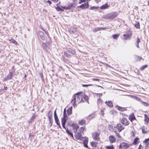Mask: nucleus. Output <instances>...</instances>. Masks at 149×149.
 Here are the masks:
<instances>
[{"label":"nucleus","mask_w":149,"mask_h":149,"mask_svg":"<svg viewBox=\"0 0 149 149\" xmlns=\"http://www.w3.org/2000/svg\"><path fill=\"white\" fill-rule=\"evenodd\" d=\"M130 145L125 143H123L119 145V148L121 149H127L129 147Z\"/></svg>","instance_id":"obj_4"},{"label":"nucleus","mask_w":149,"mask_h":149,"mask_svg":"<svg viewBox=\"0 0 149 149\" xmlns=\"http://www.w3.org/2000/svg\"><path fill=\"white\" fill-rule=\"evenodd\" d=\"M66 132L68 135H70L71 137H72L73 138H74L72 133L70 132L68 130H66Z\"/></svg>","instance_id":"obj_24"},{"label":"nucleus","mask_w":149,"mask_h":149,"mask_svg":"<svg viewBox=\"0 0 149 149\" xmlns=\"http://www.w3.org/2000/svg\"><path fill=\"white\" fill-rule=\"evenodd\" d=\"M134 26L136 28L138 29L140 28V25L139 22H137L135 24Z\"/></svg>","instance_id":"obj_37"},{"label":"nucleus","mask_w":149,"mask_h":149,"mask_svg":"<svg viewBox=\"0 0 149 149\" xmlns=\"http://www.w3.org/2000/svg\"><path fill=\"white\" fill-rule=\"evenodd\" d=\"M89 7V4L88 3L82 4L81 6L78 7L82 9H85L88 8Z\"/></svg>","instance_id":"obj_12"},{"label":"nucleus","mask_w":149,"mask_h":149,"mask_svg":"<svg viewBox=\"0 0 149 149\" xmlns=\"http://www.w3.org/2000/svg\"><path fill=\"white\" fill-rule=\"evenodd\" d=\"M117 109L119 111H123L125 110V108L120 107L119 106H118Z\"/></svg>","instance_id":"obj_29"},{"label":"nucleus","mask_w":149,"mask_h":149,"mask_svg":"<svg viewBox=\"0 0 149 149\" xmlns=\"http://www.w3.org/2000/svg\"><path fill=\"white\" fill-rule=\"evenodd\" d=\"M115 133L116 135V136L120 139L121 138V136H120V134L117 132L116 131L115 132Z\"/></svg>","instance_id":"obj_47"},{"label":"nucleus","mask_w":149,"mask_h":149,"mask_svg":"<svg viewBox=\"0 0 149 149\" xmlns=\"http://www.w3.org/2000/svg\"><path fill=\"white\" fill-rule=\"evenodd\" d=\"M13 73L12 72H9V73L8 74L7 76L5 77L3 79L4 81H6L8 80L11 79L12 77Z\"/></svg>","instance_id":"obj_10"},{"label":"nucleus","mask_w":149,"mask_h":149,"mask_svg":"<svg viewBox=\"0 0 149 149\" xmlns=\"http://www.w3.org/2000/svg\"><path fill=\"white\" fill-rule=\"evenodd\" d=\"M136 58H137V60L140 61V60L142 58V57L139 56H136Z\"/></svg>","instance_id":"obj_52"},{"label":"nucleus","mask_w":149,"mask_h":149,"mask_svg":"<svg viewBox=\"0 0 149 149\" xmlns=\"http://www.w3.org/2000/svg\"><path fill=\"white\" fill-rule=\"evenodd\" d=\"M100 133L96 132L92 133V136L93 139L97 141H99L100 139Z\"/></svg>","instance_id":"obj_3"},{"label":"nucleus","mask_w":149,"mask_h":149,"mask_svg":"<svg viewBox=\"0 0 149 149\" xmlns=\"http://www.w3.org/2000/svg\"><path fill=\"white\" fill-rule=\"evenodd\" d=\"M102 102V100L100 98H99L98 99V100H97V102H98L99 103H100V102Z\"/></svg>","instance_id":"obj_54"},{"label":"nucleus","mask_w":149,"mask_h":149,"mask_svg":"<svg viewBox=\"0 0 149 149\" xmlns=\"http://www.w3.org/2000/svg\"><path fill=\"white\" fill-rule=\"evenodd\" d=\"M144 116L145 117V120H149V118L148 116L146 114H144Z\"/></svg>","instance_id":"obj_48"},{"label":"nucleus","mask_w":149,"mask_h":149,"mask_svg":"<svg viewBox=\"0 0 149 149\" xmlns=\"http://www.w3.org/2000/svg\"><path fill=\"white\" fill-rule=\"evenodd\" d=\"M98 31H100L99 27L95 28L93 30V32H96Z\"/></svg>","instance_id":"obj_40"},{"label":"nucleus","mask_w":149,"mask_h":149,"mask_svg":"<svg viewBox=\"0 0 149 149\" xmlns=\"http://www.w3.org/2000/svg\"><path fill=\"white\" fill-rule=\"evenodd\" d=\"M84 94L82 92H79L77 93L76 94L73 95V99L72 100L71 103L74 107L76 106L77 104L76 101V98H77V101L79 104L82 102H84L83 97Z\"/></svg>","instance_id":"obj_1"},{"label":"nucleus","mask_w":149,"mask_h":149,"mask_svg":"<svg viewBox=\"0 0 149 149\" xmlns=\"http://www.w3.org/2000/svg\"><path fill=\"white\" fill-rule=\"evenodd\" d=\"M142 132L143 133L146 134L147 133L148 131L146 130L144 127H143L142 128Z\"/></svg>","instance_id":"obj_32"},{"label":"nucleus","mask_w":149,"mask_h":149,"mask_svg":"<svg viewBox=\"0 0 149 149\" xmlns=\"http://www.w3.org/2000/svg\"><path fill=\"white\" fill-rule=\"evenodd\" d=\"M82 86L84 87H87L88 86H92V84H82Z\"/></svg>","instance_id":"obj_51"},{"label":"nucleus","mask_w":149,"mask_h":149,"mask_svg":"<svg viewBox=\"0 0 149 149\" xmlns=\"http://www.w3.org/2000/svg\"><path fill=\"white\" fill-rule=\"evenodd\" d=\"M109 7L107 3L103 5L100 7V9L102 10H103Z\"/></svg>","instance_id":"obj_22"},{"label":"nucleus","mask_w":149,"mask_h":149,"mask_svg":"<svg viewBox=\"0 0 149 149\" xmlns=\"http://www.w3.org/2000/svg\"><path fill=\"white\" fill-rule=\"evenodd\" d=\"M79 124L81 125H83L85 124L86 121L84 120H82L79 122Z\"/></svg>","instance_id":"obj_25"},{"label":"nucleus","mask_w":149,"mask_h":149,"mask_svg":"<svg viewBox=\"0 0 149 149\" xmlns=\"http://www.w3.org/2000/svg\"><path fill=\"white\" fill-rule=\"evenodd\" d=\"M70 8L69 6L66 7L65 6L63 7H61V8H60L59 7H57L56 8V9L58 11H63L64 10V9H68Z\"/></svg>","instance_id":"obj_8"},{"label":"nucleus","mask_w":149,"mask_h":149,"mask_svg":"<svg viewBox=\"0 0 149 149\" xmlns=\"http://www.w3.org/2000/svg\"><path fill=\"white\" fill-rule=\"evenodd\" d=\"M132 34L131 33H127L124 34L123 35L124 39L126 40L128 38H130L132 36Z\"/></svg>","instance_id":"obj_14"},{"label":"nucleus","mask_w":149,"mask_h":149,"mask_svg":"<svg viewBox=\"0 0 149 149\" xmlns=\"http://www.w3.org/2000/svg\"><path fill=\"white\" fill-rule=\"evenodd\" d=\"M140 42H141V40H140V38H139L138 37L137 38V41H136V42L135 43V45L137 48H139V43Z\"/></svg>","instance_id":"obj_16"},{"label":"nucleus","mask_w":149,"mask_h":149,"mask_svg":"<svg viewBox=\"0 0 149 149\" xmlns=\"http://www.w3.org/2000/svg\"><path fill=\"white\" fill-rule=\"evenodd\" d=\"M148 66L147 65H142L141 66L140 68V69L141 70H144V69L146 68Z\"/></svg>","instance_id":"obj_41"},{"label":"nucleus","mask_w":149,"mask_h":149,"mask_svg":"<svg viewBox=\"0 0 149 149\" xmlns=\"http://www.w3.org/2000/svg\"><path fill=\"white\" fill-rule=\"evenodd\" d=\"M47 2L50 5L51 4V1H49V0H48L47 1Z\"/></svg>","instance_id":"obj_62"},{"label":"nucleus","mask_w":149,"mask_h":149,"mask_svg":"<svg viewBox=\"0 0 149 149\" xmlns=\"http://www.w3.org/2000/svg\"><path fill=\"white\" fill-rule=\"evenodd\" d=\"M41 46L45 51L47 52V50L49 48L46 44L44 43H42L41 44Z\"/></svg>","instance_id":"obj_13"},{"label":"nucleus","mask_w":149,"mask_h":149,"mask_svg":"<svg viewBox=\"0 0 149 149\" xmlns=\"http://www.w3.org/2000/svg\"><path fill=\"white\" fill-rule=\"evenodd\" d=\"M65 123H62V126L63 128L65 129H66V128L65 127Z\"/></svg>","instance_id":"obj_59"},{"label":"nucleus","mask_w":149,"mask_h":149,"mask_svg":"<svg viewBox=\"0 0 149 149\" xmlns=\"http://www.w3.org/2000/svg\"><path fill=\"white\" fill-rule=\"evenodd\" d=\"M95 115L94 114H91L90 115H89L88 117L90 118H93L95 117Z\"/></svg>","instance_id":"obj_45"},{"label":"nucleus","mask_w":149,"mask_h":149,"mask_svg":"<svg viewBox=\"0 0 149 149\" xmlns=\"http://www.w3.org/2000/svg\"><path fill=\"white\" fill-rule=\"evenodd\" d=\"M141 102V104L144 106L147 107L149 105L148 103L147 102Z\"/></svg>","instance_id":"obj_30"},{"label":"nucleus","mask_w":149,"mask_h":149,"mask_svg":"<svg viewBox=\"0 0 149 149\" xmlns=\"http://www.w3.org/2000/svg\"><path fill=\"white\" fill-rule=\"evenodd\" d=\"M83 99L84 100H85V101H87L88 100V98L87 96H86L84 95V96Z\"/></svg>","instance_id":"obj_44"},{"label":"nucleus","mask_w":149,"mask_h":149,"mask_svg":"<svg viewBox=\"0 0 149 149\" xmlns=\"http://www.w3.org/2000/svg\"><path fill=\"white\" fill-rule=\"evenodd\" d=\"M85 0H80V2L79 3H81L85 2Z\"/></svg>","instance_id":"obj_57"},{"label":"nucleus","mask_w":149,"mask_h":149,"mask_svg":"<svg viewBox=\"0 0 149 149\" xmlns=\"http://www.w3.org/2000/svg\"><path fill=\"white\" fill-rule=\"evenodd\" d=\"M121 122L125 126L128 125L130 123L127 119L124 117L123 118H122Z\"/></svg>","instance_id":"obj_7"},{"label":"nucleus","mask_w":149,"mask_h":149,"mask_svg":"<svg viewBox=\"0 0 149 149\" xmlns=\"http://www.w3.org/2000/svg\"><path fill=\"white\" fill-rule=\"evenodd\" d=\"M95 1L97 3H98L101 1V0H95Z\"/></svg>","instance_id":"obj_60"},{"label":"nucleus","mask_w":149,"mask_h":149,"mask_svg":"<svg viewBox=\"0 0 149 149\" xmlns=\"http://www.w3.org/2000/svg\"><path fill=\"white\" fill-rule=\"evenodd\" d=\"M129 119L131 122H132V120L134 119H136L133 113L130 115Z\"/></svg>","instance_id":"obj_19"},{"label":"nucleus","mask_w":149,"mask_h":149,"mask_svg":"<svg viewBox=\"0 0 149 149\" xmlns=\"http://www.w3.org/2000/svg\"><path fill=\"white\" fill-rule=\"evenodd\" d=\"M144 142L145 143H146V145H149V139H146Z\"/></svg>","instance_id":"obj_42"},{"label":"nucleus","mask_w":149,"mask_h":149,"mask_svg":"<svg viewBox=\"0 0 149 149\" xmlns=\"http://www.w3.org/2000/svg\"><path fill=\"white\" fill-rule=\"evenodd\" d=\"M130 96H131V97H133L134 99H135V100L138 101H139L140 100V98L137 97H136V96H134L133 97V95H130Z\"/></svg>","instance_id":"obj_33"},{"label":"nucleus","mask_w":149,"mask_h":149,"mask_svg":"<svg viewBox=\"0 0 149 149\" xmlns=\"http://www.w3.org/2000/svg\"><path fill=\"white\" fill-rule=\"evenodd\" d=\"M98 7L96 6H93L90 8V9L92 10H96L97 9Z\"/></svg>","instance_id":"obj_46"},{"label":"nucleus","mask_w":149,"mask_h":149,"mask_svg":"<svg viewBox=\"0 0 149 149\" xmlns=\"http://www.w3.org/2000/svg\"><path fill=\"white\" fill-rule=\"evenodd\" d=\"M118 13L116 12H113L107 14L104 16L103 17L106 19H111L116 17Z\"/></svg>","instance_id":"obj_2"},{"label":"nucleus","mask_w":149,"mask_h":149,"mask_svg":"<svg viewBox=\"0 0 149 149\" xmlns=\"http://www.w3.org/2000/svg\"><path fill=\"white\" fill-rule=\"evenodd\" d=\"M49 122L50 123L51 125H52V120H49Z\"/></svg>","instance_id":"obj_61"},{"label":"nucleus","mask_w":149,"mask_h":149,"mask_svg":"<svg viewBox=\"0 0 149 149\" xmlns=\"http://www.w3.org/2000/svg\"><path fill=\"white\" fill-rule=\"evenodd\" d=\"M88 138L87 137H84V139L82 140L83 141V143L84 146L86 148L88 147V146L87 145L88 143Z\"/></svg>","instance_id":"obj_11"},{"label":"nucleus","mask_w":149,"mask_h":149,"mask_svg":"<svg viewBox=\"0 0 149 149\" xmlns=\"http://www.w3.org/2000/svg\"><path fill=\"white\" fill-rule=\"evenodd\" d=\"M64 54L65 56L68 57V58H70L71 57V55L68 54L66 52H64Z\"/></svg>","instance_id":"obj_35"},{"label":"nucleus","mask_w":149,"mask_h":149,"mask_svg":"<svg viewBox=\"0 0 149 149\" xmlns=\"http://www.w3.org/2000/svg\"><path fill=\"white\" fill-rule=\"evenodd\" d=\"M54 117L58 116L56 114V110L54 111Z\"/></svg>","instance_id":"obj_55"},{"label":"nucleus","mask_w":149,"mask_h":149,"mask_svg":"<svg viewBox=\"0 0 149 149\" xmlns=\"http://www.w3.org/2000/svg\"><path fill=\"white\" fill-rule=\"evenodd\" d=\"M79 128V127L77 125H75L73 127V129L74 130H76L75 132H77L79 131V130L78 129Z\"/></svg>","instance_id":"obj_27"},{"label":"nucleus","mask_w":149,"mask_h":149,"mask_svg":"<svg viewBox=\"0 0 149 149\" xmlns=\"http://www.w3.org/2000/svg\"><path fill=\"white\" fill-rule=\"evenodd\" d=\"M58 125V126L59 127V128L61 129H62V128H61V127L60 125V123H59V125Z\"/></svg>","instance_id":"obj_63"},{"label":"nucleus","mask_w":149,"mask_h":149,"mask_svg":"<svg viewBox=\"0 0 149 149\" xmlns=\"http://www.w3.org/2000/svg\"><path fill=\"white\" fill-rule=\"evenodd\" d=\"M67 121V118H62V123H65Z\"/></svg>","instance_id":"obj_39"},{"label":"nucleus","mask_w":149,"mask_h":149,"mask_svg":"<svg viewBox=\"0 0 149 149\" xmlns=\"http://www.w3.org/2000/svg\"><path fill=\"white\" fill-rule=\"evenodd\" d=\"M52 111H49L48 113V118L49 121L50 120H52Z\"/></svg>","instance_id":"obj_17"},{"label":"nucleus","mask_w":149,"mask_h":149,"mask_svg":"<svg viewBox=\"0 0 149 149\" xmlns=\"http://www.w3.org/2000/svg\"><path fill=\"white\" fill-rule=\"evenodd\" d=\"M63 118H67V115L66 114V112L65 111V109L63 112Z\"/></svg>","instance_id":"obj_38"},{"label":"nucleus","mask_w":149,"mask_h":149,"mask_svg":"<svg viewBox=\"0 0 149 149\" xmlns=\"http://www.w3.org/2000/svg\"><path fill=\"white\" fill-rule=\"evenodd\" d=\"M36 115H33L31 118V120H33L36 117Z\"/></svg>","instance_id":"obj_49"},{"label":"nucleus","mask_w":149,"mask_h":149,"mask_svg":"<svg viewBox=\"0 0 149 149\" xmlns=\"http://www.w3.org/2000/svg\"><path fill=\"white\" fill-rule=\"evenodd\" d=\"M74 136L76 139L77 140H82L84 137H82L81 133L77 132H76V134H75Z\"/></svg>","instance_id":"obj_6"},{"label":"nucleus","mask_w":149,"mask_h":149,"mask_svg":"<svg viewBox=\"0 0 149 149\" xmlns=\"http://www.w3.org/2000/svg\"><path fill=\"white\" fill-rule=\"evenodd\" d=\"M69 31L70 32V33H75L76 31V29L74 28H72L70 29L69 30Z\"/></svg>","instance_id":"obj_23"},{"label":"nucleus","mask_w":149,"mask_h":149,"mask_svg":"<svg viewBox=\"0 0 149 149\" xmlns=\"http://www.w3.org/2000/svg\"><path fill=\"white\" fill-rule=\"evenodd\" d=\"M104 111L103 110V109H102L101 110V113L102 114V115L103 116H104Z\"/></svg>","instance_id":"obj_56"},{"label":"nucleus","mask_w":149,"mask_h":149,"mask_svg":"<svg viewBox=\"0 0 149 149\" xmlns=\"http://www.w3.org/2000/svg\"><path fill=\"white\" fill-rule=\"evenodd\" d=\"M91 143L92 146L95 147H97V142H92Z\"/></svg>","instance_id":"obj_31"},{"label":"nucleus","mask_w":149,"mask_h":149,"mask_svg":"<svg viewBox=\"0 0 149 149\" xmlns=\"http://www.w3.org/2000/svg\"><path fill=\"white\" fill-rule=\"evenodd\" d=\"M7 89V87H4V89L5 90H6Z\"/></svg>","instance_id":"obj_64"},{"label":"nucleus","mask_w":149,"mask_h":149,"mask_svg":"<svg viewBox=\"0 0 149 149\" xmlns=\"http://www.w3.org/2000/svg\"><path fill=\"white\" fill-rule=\"evenodd\" d=\"M54 119L55 122L56 123L57 125H59V120L58 117V116L55 117Z\"/></svg>","instance_id":"obj_28"},{"label":"nucleus","mask_w":149,"mask_h":149,"mask_svg":"<svg viewBox=\"0 0 149 149\" xmlns=\"http://www.w3.org/2000/svg\"><path fill=\"white\" fill-rule=\"evenodd\" d=\"M95 94H96V95H99V97H100V96H101L102 95V93H95Z\"/></svg>","instance_id":"obj_53"},{"label":"nucleus","mask_w":149,"mask_h":149,"mask_svg":"<svg viewBox=\"0 0 149 149\" xmlns=\"http://www.w3.org/2000/svg\"><path fill=\"white\" fill-rule=\"evenodd\" d=\"M93 80L99 81L100 80L98 79L94 78L93 79Z\"/></svg>","instance_id":"obj_58"},{"label":"nucleus","mask_w":149,"mask_h":149,"mask_svg":"<svg viewBox=\"0 0 149 149\" xmlns=\"http://www.w3.org/2000/svg\"><path fill=\"white\" fill-rule=\"evenodd\" d=\"M72 107H71L67 110V113L68 115L69 116L72 114Z\"/></svg>","instance_id":"obj_18"},{"label":"nucleus","mask_w":149,"mask_h":149,"mask_svg":"<svg viewBox=\"0 0 149 149\" xmlns=\"http://www.w3.org/2000/svg\"><path fill=\"white\" fill-rule=\"evenodd\" d=\"M109 140L111 143H113L116 141L115 137L112 135H111L109 137Z\"/></svg>","instance_id":"obj_15"},{"label":"nucleus","mask_w":149,"mask_h":149,"mask_svg":"<svg viewBox=\"0 0 149 149\" xmlns=\"http://www.w3.org/2000/svg\"><path fill=\"white\" fill-rule=\"evenodd\" d=\"M67 52H68L73 55L75 54L76 53L75 51L71 48L68 49L67 50Z\"/></svg>","instance_id":"obj_20"},{"label":"nucleus","mask_w":149,"mask_h":149,"mask_svg":"<svg viewBox=\"0 0 149 149\" xmlns=\"http://www.w3.org/2000/svg\"><path fill=\"white\" fill-rule=\"evenodd\" d=\"M105 103L109 107H113V105L112 102L111 101H106Z\"/></svg>","instance_id":"obj_21"},{"label":"nucleus","mask_w":149,"mask_h":149,"mask_svg":"<svg viewBox=\"0 0 149 149\" xmlns=\"http://www.w3.org/2000/svg\"><path fill=\"white\" fill-rule=\"evenodd\" d=\"M118 130L119 132H121L123 130L125 129L124 126L121 125L120 123H118L117 124L116 126L115 127Z\"/></svg>","instance_id":"obj_5"},{"label":"nucleus","mask_w":149,"mask_h":149,"mask_svg":"<svg viewBox=\"0 0 149 149\" xmlns=\"http://www.w3.org/2000/svg\"><path fill=\"white\" fill-rule=\"evenodd\" d=\"M38 34L39 36L40 37L41 39L42 40H44L46 39V37L44 35V33L42 31H39L38 32Z\"/></svg>","instance_id":"obj_9"},{"label":"nucleus","mask_w":149,"mask_h":149,"mask_svg":"<svg viewBox=\"0 0 149 149\" xmlns=\"http://www.w3.org/2000/svg\"><path fill=\"white\" fill-rule=\"evenodd\" d=\"M119 34H114L112 36L113 38L114 39H117L119 37Z\"/></svg>","instance_id":"obj_26"},{"label":"nucleus","mask_w":149,"mask_h":149,"mask_svg":"<svg viewBox=\"0 0 149 149\" xmlns=\"http://www.w3.org/2000/svg\"><path fill=\"white\" fill-rule=\"evenodd\" d=\"M106 148L107 149H114V148L113 145H112L106 146Z\"/></svg>","instance_id":"obj_36"},{"label":"nucleus","mask_w":149,"mask_h":149,"mask_svg":"<svg viewBox=\"0 0 149 149\" xmlns=\"http://www.w3.org/2000/svg\"><path fill=\"white\" fill-rule=\"evenodd\" d=\"M99 30L100 29V31H102L103 30H105L106 29H107V28L106 27H99Z\"/></svg>","instance_id":"obj_50"},{"label":"nucleus","mask_w":149,"mask_h":149,"mask_svg":"<svg viewBox=\"0 0 149 149\" xmlns=\"http://www.w3.org/2000/svg\"><path fill=\"white\" fill-rule=\"evenodd\" d=\"M139 139L138 138H136L135 139H134V144H137V141Z\"/></svg>","instance_id":"obj_43"},{"label":"nucleus","mask_w":149,"mask_h":149,"mask_svg":"<svg viewBox=\"0 0 149 149\" xmlns=\"http://www.w3.org/2000/svg\"><path fill=\"white\" fill-rule=\"evenodd\" d=\"M79 132L80 133H83L84 131V128L82 127H81L79 128Z\"/></svg>","instance_id":"obj_34"}]
</instances>
